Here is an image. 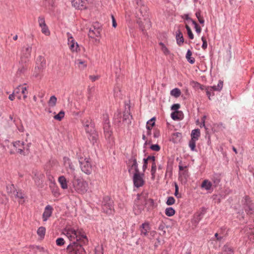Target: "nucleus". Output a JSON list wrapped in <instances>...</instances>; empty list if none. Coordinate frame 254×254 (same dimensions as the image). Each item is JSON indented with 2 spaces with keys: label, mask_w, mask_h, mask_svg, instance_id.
<instances>
[{
  "label": "nucleus",
  "mask_w": 254,
  "mask_h": 254,
  "mask_svg": "<svg viewBox=\"0 0 254 254\" xmlns=\"http://www.w3.org/2000/svg\"><path fill=\"white\" fill-rule=\"evenodd\" d=\"M31 50V46H28L26 47H23L22 50L21 57H23V59H26L28 61L29 57L30 56Z\"/></svg>",
  "instance_id": "nucleus-19"
},
{
  "label": "nucleus",
  "mask_w": 254,
  "mask_h": 254,
  "mask_svg": "<svg viewBox=\"0 0 254 254\" xmlns=\"http://www.w3.org/2000/svg\"><path fill=\"white\" fill-rule=\"evenodd\" d=\"M134 186L136 188L142 187L144 184V181L141 176L139 172H135L133 176Z\"/></svg>",
  "instance_id": "nucleus-12"
},
{
  "label": "nucleus",
  "mask_w": 254,
  "mask_h": 254,
  "mask_svg": "<svg viewBox=\"0 0 254 254\" xmlns=\"http://www.w3.org/2000/svg\"><path fill=\"white\" fill-rule=\"evenodd\" d=\"M64 164L66 168H68L71 172L74 171V166L72 165L70 159L68 157L64 158Z\"/></svg>",
  "instance_id": "nucleus-26"
},
{
  "label": "nucleus",
  "mask_w": 254,
  "mask_h": 254,
  "mask_svg": "<svg viewBox=\"0 0 254 254\" xmlns=\"http://www.w3.org/2000/svg\"><path fill=\"white\" fill-rule=\"evenodd\" d=\"M36 66L35 68L34 76L38 77L39 74L43 71L46 67V60L42 56H39L36 59Z\"/></svg>",
  "instance_id": "nucleus-8"
},
{
  "label": "nucleus",
  "mask_w": 254,
  "mask_h": 254,
  "mask_svg": "<svg viewBox=\"0 0 254 254\" xmlns=\"http://www.w3.org/2000/svg\"><path fill=\"white\" fill-rule=\"evenodd\" d=\"M53 210V208L51 205H48L46 206L42 215V218L44 221H46L52 215Z\"/></svg>",
  "instance_id": "nucleus-16"
},
{
  "label": "nucleus",
  "mask_w": 254,
  "mask_h": 254,
  "mask_svg": "<svg viewBox=\"0 0 254 254\" xmlns=\"http://www.w3.org/2000/svg\"><path fill=\"white\" fill-rule=\"evenodd\" d=\"M70 243L66 248V252L68 254H85L86 252L83 245H87L88 240L87 237L81 234L80 231L70 228L66 232Z\"/></svg>",
  "instance_id": "nucleus-1"
},
{
  "label": "nucleus",
  "mask_w": 254,
  "mask_h": 254,
  "mask_svg": "<svg viewBox=\"0 0 254 254\" xmlns=\"http://www.w3.org/2000/svg\"><path fill=\"white\" fill-rule=\"evenodd\" d=\"M40 27L42 29V32L43 34H44L46 35H50V32L46 25Z\"/></svg>",
  "instance_id": "nucleus-46"
},
{
  "label": "nucleus",
  "mask_w": 254,
  "mask_h": 254,
  "mask_svg": "<svg viewBox=\"0 0 254 254\" xmlns=\"http://www.w3.org/2000/svg\"><path fill=\"white\" fill-rule=\"evenodd\" d=\"M180 108L179 104H174L171 107V110L175 111L174 112L179 111L178 109Z\"/></svg>",
  "instance_id": "nucleus-57"
},
{
  "label": "nucleus",
  "mask_w": 254,
  "mask_h": 254,
  "mask_svg": "<svg viewBox=\"0 0 254 254\" xmlns=\"http://www.w3.org/2000/svg\"><path fill=\"white\" fill-rule=\"evenodd\" d=\"M182 113L181 111L173 112L171 114V117L173 120L177 121L180 120L179 114Z\"/></svg>",
  "instance_id": "nucleus-42"
},
{
  "label": "nucleus",
  "mask_w": 254,
  "mask_h": 254,
  "mask_svg": "<svg viewBox=\"0 0 254 254\" xmlns=\"http://www.w3.org/2000/svg\"><path fill=\"white\" fill-rule=\"evenodd\" d=\"M200 135V131L198 128L193 129L191 133V139L197 140Z\"/></svg>",
  "instance_id": "nucleus-27"
},
{
  "label": "nucleus",
  "mask_w": 254,
  "mask_h": 254,
  "mask_svg": "<svg viewBox=\"0 0 254 254\" xmlns=\"http://www.w3.org/2000/svg\"><path fill=\"white\" fill-rule=\"evenodd\" d=\"M175 213V209L172 207H168L165 209V214L169 217L173 216Z\"/></svg>",
  "instance_id": "nucleus-39"
},
{
  "label": "nucleus",
  "mask_w": 254,
  "mask_h": 254,
  "mask_svg": "<svg viewBox=\"0 0 254 254\" xmlns=\"http://www.w3.org/2000/svg\"><path fill=\"white\" fill-rule=\"evenodd\" d=\"M195 16L196 17H197V18L198 19L199 23L201 24H203L204 23V19H203V18H202L201 17V12L200 10L199 11H197L195 13Z\"/></svg>",
  "instance_id": "nucleus-44"
},
{
  "label": "nucleus",
  "mask_w": 254,
  "mask_h": 254,
  "mask_svg": "<svg viewBox=\"0 0 254 254\" xmlns=\"http://www.w3.org/2000/svg\"><path fill=\"white\" fill-rule=\"evenodd\" d=\"M145 201V205L148 207V209H151L153 208L154 205V200L151 198L146 199L145 198H144Z\"/></svg>",
  "instance_id": "nucleus-38"
},
{
  "label": "nucleus",
  "mask_w": 254,
  "mask_h": 254,
  "mask_svg": "<svg viewBox=\"0 0 254 254\" xmlns=\"http://www.w3.org/2000/svg\"><path fill=\"white\" fill-rule=\"evenodd\" d=\"M33 173H34V177H33V179L35 180V182L38 184H40V177L41 175L39 176V174L37 172H33Z\"/></svg>",
  "instance_id": "nucleus-51"
},
{
  "label": "nucleus",
  "mask_w": 254,
  "mask_h": 254,
  "mask_svg": "<svg viewBox=\"0 0 254 254\" xmlns=\"http://www.w3.org/2000/svg\"><path fill=\"white\" fill-rule=\"evenodd\" d=\"M76 63L77 64H83V68H85V67H86V64H85V62L81 61V60H76Z\"/></svg>",
  "instance_id": "nucleus-62"
},
{
  "label": "nucleus",
  "mask_w": 254,
  "mask_h": 254,
  "mask_svg": "<svg viewBox=\"0 0 254 254\" xmlns=\"http://www.w3.org/2000/svg\"><path fill=\"white\" fill-rule=\"evenodd\" d=\"M212 186V184L207 180H204L201 185V188H204L206 190H209Z\"/></svg>",
  "instance_id": "nucleus-29"
},
{
  "label": "nucleus",
  "mask_w": 254,
  "mask_h": 254,
  "mask_svg": "<svg viewBox=\"0 0 254 254\" xmlns=\"http://www.w3.org/2000/svg\"><path fill=\"white\" fill-rule=\"evenodd\" d=\"M52 192L55 196H58L60 194L59 191V189L57 188L55 189H53Z\"/></svg>",
  "instance_id": "nucleus-63"
},
{
  "label": "nucleus",
  "mask_w": 254,
  "mask_h": 254,
  "mask_svg": "<svg viewBox=\"0 0 254 254\" xmlns=\"http://www.w3.org/2000/svg\"><path fill=\"white\" fill-rule=\"evenodd\" d=\"M149 160H151L153 162L151 166V173L152 178L155 177V174L156 170V165L155 163V157L154 156H148L146 158H144L143 161V165L142 166V170L143 172H144L146 169L147 168V164L148 161Z\"/></svg>",
  "instance_id": "nucleus-9"
},
{
  "label": "nucleus",
  "mask_w": 254,
  "mask_h": 254,
  "mask_svg": "<svg viewBox=\"0 0 254 254\" xmlns=\"http://www.w3.org/2000/svg\"><path fill=\"white\" fill-rule=\"evenodd\" d=\"M212 180L213 181L214 186L215 187H217L221 180L220 175L217 174H214L212 177Z\"/></svg>",
  "instance_id": "nucleus-32"
},
{
  "label": "nucleus",
  "mask_w": 254,
  "mask_h": 254,
  "mask_svg": "<svg viewBox=\"0 0 254 254\" xmlns=\"http://www.w3.org/2000/svg\"><path fill=\"white\" fill-rule=\"evenodd\" d=\"M64 116V112L61 111L57 115L54 116V119L58 121H61Z\"/></svg>",
  "instance_id": "nucleus-43"
},
{
  "label": "nucleus",
  "mask_w": 254,
  "mask_h": 254,
  "mask_svg": "<svg viewBox=\"0 0 254 254\" xmlns=\"http://www.w3.org/2000/svg\"><path fill=\"white\" fill-rule=\"evenodd\" d=\"M103 126L105 138L110 142L113 138L112 136L113 131L111 128L110 123L107 114L103 115Z\"/></svg>",
  "instance_id": "nucleus-5"
},
{
  "label": "nucleus",
  "mask_w": 254,
  "mask_h": 254,
  "mask_svg": "<svg viewBox=\"0 0 254 254\" xmlns=\"http://www.w3.org/2000/svg\"><path fill=\"white\" fill-rule=\"evenodd\" d=\"M223 81L221 80H219V82L217 86L214 85L212 86H210V90H214V91H220L223 87Z\"/></svg>",
  "instance_id": "nucleus-35"
},
{
  "label": "nucleus",
  "mask_w": 254,
  "mask_h": 254,
  "mask_svg": "<svg viewBox=\"0 0 254 254\" xmlns=\"http://www.w3.org/2000/svg\"><path fill=\"white\" fill-rule=\"evenodd\" d=\"M17 145H18L19 147L20 146H21V148H18V149L17 150V152L18 153H19L21 155H22L24 156L28 155L29 154L30 151L28 150V149H25V147L23 146V145H24L23 141H22V142H21L20 141H17Z\"/></svg>",
  "instance_id": "nucleus-18"
},
{
  "label": "nucleus",
  "mask_w": 254,
  "mask_h": 254,
  "mask_svg": "<svg viewBox=\"0 0 254 254\" xmlns=\"http://www.w3.org/2000/svg\"><path fill=\"white\" fill-rule=\"evenodd\" d=\"M87 4V0H73L72 1V5L79 9H86Z\"/></svg>",
  "instance_id": "nucleus-13"
},
{
  "label": "nucleus",
  "mask_w": 254,
  "mask_h": 254,
  "mask_svg": "<svg viewBox=\"0 0 254 254\" xmlns=\"http://www.w3.org/2000/svg\"><path fill=\"white\" fill-rule=\"evenodd\" d=\"M23 95V98L26 99L27 97V94L28 92L27 91V88L25 85H19L17 87V98L20 99L21 98L20 95H18L19 94Z\"/></svg>",
  "instance_id": "nucleus-14"
},
{
  "label": "nucleus",
  "mask_w": 254,
  "mask_h": 254,
  "mask_svg": "<svg viewBox=\"0 0 254 254\" xmlns=\"http://www.w3.org/2000/svg\"><path fill=\"white\" fill-rule=\"evenodd\" d=\"M57 101V99L56 97L54 95L52 96L48 101L49 106L52 107H55L56 105Z\"/></svg>",
  "instance_id": "nucleus-37"
},
{
  "label": "nucleus",
  "mask_w": 254,
  "mask_h": 254,
  "mask_svg": "<svg viewBox=\"0 0 254 254\" xmlns=\"http://www.w3.org/2000/svg\"><path fill=\"white\" fill-rule=\"evenodd\" d=\"M67 37L68 38V45H71V44H76V46L77 47H78V45L77 42H75L74 40L73 39V38L71 36V34L69 33V32L67 33Z\"/></svg>",
  "instance_id": "nucleus-40"
},
{
  "label": "nucleus",
  "mask_w": 254,
  "mask_h": 254,
  "mask_svg": "<svg viewBox=\"0 0 254 254\" xmlns=\"http://www.w3.org/2000/svg\"><path fill=\"white\" fill-rule=\"evenodd\" d=\"M27 61L26 59H23V57H21V60L19 62L18 68L17 73H24L27 69Z\"/></svg>",
  "instance_id": "nucleus-15"
},
{
  "label": "nucleus",
  "mask_w": 254,
  "mask_h": 254,
  "mask_svg": "<svg viewBox=\"0 0 254 254\" xmlns=\"http://www.w3.org/2000/svg\"><path fill=\"white\" fill-rule=\"evenodd\" d=\"M65 241L62 238H59L56 240V244L58 246H62L64 245Z\"/></svg>",
  "instance_id": "nucleus-53"
},
{
  "label": "nucleus",
  "mask_w": 254,
  "mask_h": 254,
  "mask_svg": "<svg viewBox=\"0 0 254 254\" xmlns=\"http://www.w3.org/2000/svg\"><path fill=\"white\" fill-rule=\"evenodd\" d=\"M131 119L132 116L128 111L125 112L122 117L121 112L117 111L114 115V123L116 126L119 127H122L124 123L127 124L128 126L131 124Z\"/></svg>",
  "instance_id": "nucleus-2"
},
{
  "label": "nucleus",
  "mask_w": 254,
  "mask_h": 254,
  "mask_svg": "<svg viewBox=\"0 0 254 254\" xmlns=\"http://www.w3.org/2000/svg\"><path fill=\"white\" fill-rule=\"evenodd\" d=\"M148 8L146 6L143 4L140 5L139 11L141 15L144 17L145 20L147 19L148 17Z\"/></svg>",
  "instance_id": "nucleus-22"
},
{
  "label": "nucleus",
  "mask_w": 254,
  "mask_h": 254,
  "mask_svg": "<svg viewBox=\"0 0 254 254\" xmlns=\"http://www.w3.org/2000/svg\"><path fill=\"white\" fill-rule=\"evenodd\" d=\"M102 210L104 212L110 214L113 211V201L109 196L103 197L102 201Z\"/></svg>",
  "instance_id": "nucleus-7"
},
{
  "label": "nucleus",
  "mask_w": 254,
  "mask_h": 254,
  "mask_svg": "<svg viewBox=\"0 0 254 254\" xmlns=\"http://www.w3.org/2000/svg\"><path fill=\"white\" fill-rule=\"evenodd\" d=\"M82 124L87 132V128L91 129V128H94V125L92 123L91 120L89 119H85L82 121Z\"/></svg>",
  "instance_id": "nucleus-20"
},
{
  "label": "nucleus",
  "mask_w": 254,
  "mask_h": 254,
  "mask_svg": "<svg viewBox=\"0 0 254 254\" xmlns=\"http://www.w3.org/2000/svg\"><path fill=\"white\" fill-rule=\"evenodd\" d=\"M155 117L152 118L150 120L147 121V124L148 125L150 123H151V127L155 126Z\"/></svg>",
  "instance_id": "nucleus-64"
},
{
  "label": "nucleus",
  "mask_w": 254,
  "mask_h": 254,
  "mask_svg": "<svg viewBox=\"0 0 254 254\" xmlns=\"http://www.w3.org/2000/svg\"><path fill=\"white\" fill-rule=\"evenodd\" d=\"M137 23L138 24V25L139 26V28L141 30V31L144 34L145 27L143 25L142 22L140 20V18H139V19L137 20Z\"/></svg>",
  "instance_id": "nucleus-56"
},
{
  "label": "nucleus",
  "mask_w": 254,
  "mask_h": 254,
  "mask_svg": "<svg viewBox=\"0 0 254 254\" xmlns=\"http://www.w3.org/2000/svg\"><path fill=\"white\" fill-rule=\"evenodd\" d=\"M201 40L202 41V48L203 50H205L207 47V41L204 37H201Z\"/></svg>",
  "instance_id": "nucleus-55"
},
{
  "label": "nucleus",
  "mask_w": 254,
  "mask_h": 254,
  "mask_svg": "<svg viewBox=\"0 0 254 254\" xmlns=\"http://www.w3.org/2000/svg\"><path fill=\"white\" fill-rule=\"evenodd\" d=\"M86 133L89 134L88 138L93 145H94L95 143H97L99 139L98 133L95 130L94 128H91V129H88L87 128Z\"/></svg>",
  "instance_id": "nucleus-10"
},
{
  "label": "nucleus",
  "mask_w": 254,
  "mask_h": 254,
  "mask_svg": "<svg viewBox=\"0 0 254 254\" xmlns=\"http://www.w3.org/2000/svg\"><path fill=\"white\" fill-rule=\"evenodd\" d=\"M196 140L190 139L189 141V146L192 151H194L195 149V142Z\"/></svg>",
  "instance_id": "nucleus-49"
},
{
  "label": "nucleus",
  "mask_w": 254,
  "mask_h": 254,
  "mask_svg": "<svg viewBox=\"0 0 254 254\" xmlns=\"http://www.w3.org/2000/svg\"><path fill=\"white\" fill-rule=\"evenodd\" d=\"M58 181L63 189L64 190L67 188V182L64 176H60L58 179Z\"/></svg>",
  "instance_id": "nucleus-24"
},
{
  "label": "nucleus",
  "mask_w": 254,
  "mask_h": 254,
  "mask_svg": "<svg viewBox=\"0 0 254 254\" xmlns=\"http://www.w3.org/2000/svg\"><path fill=\"white\" fill-rule=\"evenodd\" d=\"M38 23L40 27H42L46 24L45 21V18L43 16H39L38 18Z\"/></svg>",
  "instance_id": "nucleus-52"
},
{
  "label": "nucleus",
  "mask_w": 254,
  "mask_h": 254,
  "mask_svg": "<svg viewBox=\"0 0 254 254\" xmlns=\"http://www.w3.org/2000/svg\"><path fill=\"white\" fill-rule=\"evenodd\" d=\"M129 163L132 162L131 165H128V172L130 173L131 170L134 169L135 172H139L138 168V164L136 159V154L132 153L131 158L128 160Z\"/></svg>",
  "instance_id": "nucleus-11"
},
{
  "label": "nucleus",
  "mask_w": 254,
  "mask_h": 254,
  "mask_svg": "<svg viewBox=\"0 0 254 254\" xmlns=\"http://www.w3.org/2000/svg\"><path fill=\"white\" fill-rule=\"evenodd\" d=\"M191 56H192L191 51L190 49L188 50L186 55V58L189 63H190L191 64H193L195 62V59L194 58L191 57Z\"/></svg>",
  "instance_id": "nucleus-31"
},
{
  "label": "nucleus",
  "mask_w": 254,
  "mask_h": 254,
  "mask_svg": "<svg viewBox=\"0 0 254 254\" xmlns=\"http://www.w3.org/2000/svg\"><path fill=\"white\" fill-rule=\"evenodd\" d=\"M175 193H174L175 195L177 197H180L181 195H179V187L176 183H175Z\"/></svg>",
  "instance_id": "nucleus-60"
},
{
  "label": "nucleus",
  "mask_w": 254,
  "mask_h": 254,
  "mask_svg": "<svg viewBox=\"0 0 254 254\" xmlns=\"http://www.w3.org/2000/svg\"><path fill=\"white\" fill-rule=\"evenodd\" d=\"M100 29L99 27L96 28L95 26L94 25L93 27L90 28L88 35L89 37L91 38H95V37L100 36Z\"/></svg>",
  "instance_id": "nucleus-17"
},
{
  "label": "nucleus",
  "mask_w": 254,
  "mask_h": 254,
  "mask_svg": "<svg viewBox=\"0 0 254 254\" xmlns=\"http://www.w3.org/2000/svg\"><path fill=\"white\" fill-rule=\"evenodd\" d=\"M234 250L232 248L226 244L222 248V254H233Z\"/></svg>",
  "instance_id": "nucleus-28"
},
{
  "label": "nucleus",
  "mask_w": 254,
  "mask_h": 254,
  "mask_svg": "<svg viewBox=\"0 0 254 254\" xmlns=\"http://www.w3.org/2000/svg\"><path fill=\"white\" fill-rule=\"evenodd\" d=\"M206 209L203 207L201 208L200 212L197 215L196 217H195V221L197 222H198L200 221V220L202 219V216L203 215L206 213Z\"/></svg>",
  "instance_id": "nucleus-33"
},
{
  "label": "nucleus",
  "mask_w": 254,
  "mask_h": 254,
  "mask_svg": "<svg viewBox=\"0 0 254 254\" xmlns=\"http://www.w3.org/2000/svg\"><path fill=\"white\" fill-rule=\"evenodd\" d=\"M159 44L161 46V49L164 53L166 55L169 54L170 52L165 45L162 42H160Z\"/></svg>",
  "instance_id": "nucleus-50"
},
{
  "label": "nucleus",
  "mask_w": 254,
  "mask_h": 254,
  "mask_svg": "<svg viewBox=\"0 0 254 254\" xmlns=\"http://www.w3.org/2000/svg\"><path fill=\"white\" fill-rule=\"evenodd\" d=\"M76 155L78 159L81 171L87 175L91 174L92 172V166L90 159L89 158H84L79 155L78 153H76Z\"/></svg>",
  "instance_id": "nucleus-4"
},
{
  "label": "nucleus",
  "mask_w": 254,
  "mask_h": 254,
  "mask_svg": "<svg viewBox=\"0 0 254 254\" xmlns=\"http://www.w3.org/2000/svg\"><path fill=\"white\" fill-rule=\"evenodd\" d=\"M149 229V225L148 223H144L140 226L141 234L146 236Z\"/></svg>",
  "instance_id": "nucleus-23"
},
{
  "label": "nucleus",
  "mask_w": 254,
  "mask_h": 254,
  "mask_svg": "<svg viewBox=\"0 0 254 254\" xmlns=\"http://www.w3.org/2000/svg\"><path fill=\"white\" fill-rule=\"evenodd\" d=\"M192 23L194 25V28L195 29V31L197 33H200L201 31V27L198 25V24L196 23V22L194 20H192Z\"/></svg>",
  "instance_id": "nucleus-47"
},
{
  "label": "nucleus",
  "mask_w": 254,
  "mask_h": 254,
  "mask_svg": "<svg viewBox=\"0 0 254 254\" xmlns=\"http://www.w3.org/2000/svg\"><path fill=\"white\" fill-rule=\"evenodd\" d=\"M246 231L247 232V234H250L248 235V238L252 242H254V227H247Z\"/></svg>",
  "instance_id": "nucleus-25"
},
{
  "label": "nucleus",
  "mask_w": 254,
  "mask_h": 254,
  "mask_svg": "<svg viewBox=\"0 0 254 254\" xmlns=\"http://www.w3.org/2000/svg\"><path fill=\"white\" fill-rule=\"evenodd\" d=\"M75 44H71V45H69V48L70 49V50L72 52H74V51H76V52H77L78 51V47H77V46H76V47H75Z\"/></svg>",
  "instance_id": "nucleus-59"
},
{
  "label": "nucleus",
  "mask_w": 254,
  "mask_h": 254,
  "mask_svg": "<svg viewBox=\"0 0 254 254\" xmlns=\"http://www.w3.org/2000/svg\"><path fill=\"white\" fill-rule=\"evenodd\" d=\"M170 94L175 98H178L181 95V91L179 88H175L171 91Z\"/></svg>",
  "instance_id": "nucleus-34"
},
{
  "label": "nucleus",
  "mask_w": 254,
  "mask_h": 254,
  "mask_svg": "<svg viewBox=\"0 0 254 254\" xmlns=\"http://www.w3.org/2000/svg\"><path fill=\"white\" fill-rule=\"evenodd\" d=\"M242 202L246 213L249 215H254V202L248 195L243 197Z\"/></svg>",
  "instance_id": "nucleus-6"
},
{
  "label": "nucleus",
  "mask_w": 254,
  "mask_h": 254,
  "mask_svg": "<svg viewBox=\"0 0 254 254\" xmlns=\"http://www.w3.org/2000/svg\"><path fill=\"white\" fill-rule=\"evenodd\" d=\"M186 28L187 31V33L190 39H193L194 38L193 34L191 31L190 28L188 25H186Z\"/></svg>",
  "instance_id": "nucleus-45"
},
{
  "label": "nucleus",
  "mask_w": 254,
  "mask_h": 254,
  "mask_svg": "<svg viewBox=\"0 0 254 254\" xmlns=\"http://www.w3.org/2000/svg\"><path fill=\"white\" fill-rule=\"evenodd\" d=\"M25 197V194L21 190L17 191V198L19 199L18 202L20 204H23Z\"/></svg>",
  "instance_id": "nucleus-30"
},
{
  "label": "nucleus",
  "mask_w": 254,
  "mask_h": 254,
  "mask_svg": "<svg viewBox=\"0 0 254 254\" xmlns=\"http://www.w3.org/2000/svg\"><path fill=\"white\" fill-rule=\"evenodd\" d=\"M141 195V194H139V193H138V194H137V197H136V199L134 200V203H135V204L136 206H139V205H140V204H139V200L140 199Z\"/></svg>",
  "instance_id": "nucleus-61"
},
{
  "label": "nucleus",
  "mask_w": 254,
  "mask_h": 254,
  "mask_svg": "<svg viewBox=\"0 0 254 254\" xmlns=\"http://www.w3.org/2000/svg\"><path fill=\"white\" fill-rule=\"evenodd\" d=\"M46 228L44 227L41 226L39 227L37 230V234L40 237L41 239H43L45 235Z\"/></svg>",
  "instance_id": "nucleus-36"
},
{
  "label": "nucleus",
  "mask_w": 254,
  "mask_h": 254,
  "mask_svg": "<svg viewBox=\"0 0 254 254\" xmlns=\"http://www.w3.org/2000/svg\"><path fill=\"white\" fill-rule=\"evenodd\" d=\"M72 183L75 190L78 193H84L87 190V183L81 179L76 177L75 175L73 176Z\"/></svg>",
  "instance_id": "nucleus-3"
},
{
  "label": "nucleus",
  "mask_w": 254,
  "mask_h": 254,
  "mask_svg": "<svg viewBox=\"0 0 254 254\" xmlns=\"http://www.w3.org/2000/svg\"><path fill=\"white\" fill-rule=\"evenodd\" d=\"M175 199L173 196H169L167 198L166 204L168 205H171L175 203Z\"/></svg>",
  "instance_id": "nucleus-48"
},
{
  "label": "nucleus",
  "mask_w": 254,
  "mask_h": 254,
  "mask_svg": "<svg viewBox=\"0 0 254 254\" xmlns=\"http://www.w3.org/2000/svg\"><path fill=\"white\" fill-rule=\"evenodd\" d=\"M95 254H103V248L98 247L95 249Z\"/></svg>",
  "instance_id": "nucleus-58"
},
{
  "label": "nucleus",
  "mask_w": 254,
  "mask_h": 254,
  "mask_svg": "<svg viewBox=\"0 0 254 254\" xmlns=\"http://www.w3.org/2000/svg\"><path fill=\"white\" fill-rule=\"evenodd\" d=\"M150 149L153 151H159L160 150V146L157 144H152L150 147Z\"/></svg>",
  "instance_id": "nucleus-54"
},
{
  "label": "nucleus",
  "mask_w": 254,
  "mask_h": 254,
  "mask_svg": "<svg viewBox=\"0 0 254 254\" xmlns=\"http://www.w3.org/2000/svg\"><path fill=\"white\" fill-rule=\"evenodd\" d=\"M176 38L177 43L179 46H181L184 42L183 33L180 29L176 32Z\"/></svg>",
  "instance_id": "nucleus-21"
},
{
  "label": "nucleus",
  "mask_w": 254,
  "mask_h": 254,
  "mask_svg": "<svg viewBox=\"0 0 254 254\" xmlns=\"http://www.w3.org/2000/svg\"><path fill=\"white\" fill-rule=\"evenodd\" d=\"M15 186L13 184H10L7 185L6 190L9 193H13L15 192Z\"/></svg>",
  "instance_id": "nucleus-41"
}]
</instances>
